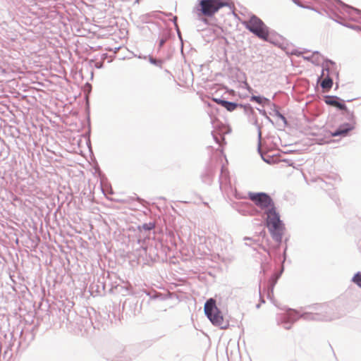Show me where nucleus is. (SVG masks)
Returning a JSON list of instances; mask_svg holds the SVG:
<instances>
[{
  "instance_id": "9d476101",
  "label": "nucleus",
  "mask_w": 361,
  "mask_h": 361,
  "mask_svg": "<svg viewBox=\"0 0 361 361\" xmlns=\"http://www.w3.org/2000/svg\"><path fill=\"white\" fill-rule=\"evenodd\" d=\"M352 281L361 288V273H356L353 277Z\"/></svg>"
},
{
  "instance_id": "0eeeda50",
  "label": "nucleus",
  "mask_w": 361,
  "mask_h": 361,
  "mask_svg": "<svg viewBox=\"0 0 361 361\" xmlns=\"http://www.w3.org/2000/svg\"><path fill=\"white\" fill-rule=\"evenodd\" d=\"M329 70L328 68L323 69L322 77L324 79L321 82L322 87L326 91H329L333 85V79L329 76Z\"/></svg>"
},
{
  "instance_id": "6e6552de",
  "label": "nucleus",
  "mask_w": 361,
  "mask_h": 361,
  "mask_svg": "<svg viewBox=\"0 0 361 361\" xmlns=\"http://www.w3.org/2000/svg\"><path fill=\"white\" fill-rule=\"evenodd\" d=\"M354 128V126L350 125V124H344L341 126H340V128L336 130L334 133H332V135L336 137V136H339V135H345L348 132H349L350 130H351L352 129Z\"/></svg>"
},
{
  "instance_id": "20e7f679",
  "label": "nucleus",
  "mask_w": 361,
  "mask_h": 361,
  "mask_svg": "<svg viewBox=\"0 0 361 361\" xmlns=\"http://www.w3.org/2000/svg\"><path fill=\"white\" fill-rule=\"evenodd\" d=\"M228 6L226 0H200L197 10L202 16L212 17L220 9Z\"/></svg>"
},
{
  "instance_id": "1a4fd4ad",
  "label": "nucleus",
  "mask_w": 361,
  "mask_h": 361,
  "mask_svg": "<svg viewBox=\"0 0 361 361\" xmlns=\"http://www.w3.org/2000/svg\"><path fill=\"white\" fill-rule=\"evenodd\" d=\"M221 106L225 107L228 111H234L237 108V104L234 102H230L224 100H219L218 102Z\"/></svg>"
},
{
  "instance_id": "39448f33",
  "label": "nucleus",
  "mask_w": 361,
  "mask_h": 361,
  "mask_svg": "<svg viewBox=\"0 0 361 361\" xmlns=\"http://www.w3.org/2000/svg\"><path fill=\"white\" fill-rule=\"evenodd\" d=\"M248 197L255 205L263 210L264 213L275 207L273 200L267 193L250 192Z\"/></svg>"
},
{
  "instance_id": "f03ea898",
  "label": "nucleus",
  "mask_w": 361,
  "mask_h": 361,
  "mask_svg": "<svg viewBox=\"0 0 361 361\" xmlns=\"http://www.w3.org/2000/svg\"><path fill=\"white\" fill-rule=\"evenodd\" d=\"M243 25L246 29L257 36L259 39L267 41L269 36L268 27L257 17L252 16L248 20H244Z\"/></svg>"
},
{
  "instance_id": "f257e3e1",
  "label": "nucleus",
  "mask_w": 361,
  "mask_h": 361,
  "mask_svg": "<svg viewBox=\"0 0 361 361\" xmlns=\"http://www.w3.org/2000/svg\"><path fill=\"white\" fill-rule=\"evenodd\" d=\"M204 313L214 325L219 326L222 329H227L229 327L228 321L224 319L213 298H210L206 302Z\"/></svg>"
},
{
  "instance_id": "423d86ee",
  "label": "nucleus",
  "mask_w": 361,
  "mask_h": 361,
  "mask_svg": "<svg viewBox=\"0 0 361 361\" xmlns=\"http://www.w3.org/2000/svg\"><path fill=\"white\" fill-rule=\"evenodd\" d=\"M325 102L326 104L336 107L341 110H346L344 102L336 97L326 96L325 97Z\"/></svg>"
},
{
  "instance_id": "9b49d317",
  "label": "nucleus",
  "mask_w": 361,
  "mask_h": 361,
  "mask_svg": "<svg viewBox=\"0 0 361 361\" xmlns=\"http://www.w3.org/2000/svg\"><path fill=\"white\" fill-rule=\"evenodd\" d=\"M251 100L252 101H254V102H256L258 104H261L262 103V98L259 97H257V96H253L251 98Z\"/></svg>"
},
{
  "instance_id": "7ed1b4c3",
  "label": "nucleus",
  "mask_w": 361,
  "mask_h": 361,
  "mask_svg": "<svg viewBox=\"0 0 361 361\" xmlns=\"http://www.w3.org/2000/svg\"><path fill=\"white\" fill-rule=\"evenodd\" d=\"M267 215V227L271 235L277 239L281 238L284 229L283 224L280 220L279 213L276 212V207L269 209L265 212Z\"/></svg>"
}]
</instances>
